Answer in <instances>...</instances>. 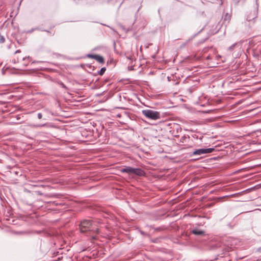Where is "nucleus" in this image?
Segmentation results:
<instances>
[{
  "instance_id": "1",
  "label": "nucleus",
  "mask_w": 261,
  "mask_h": 261,
  "mask_svg": "<svg viewBox=\"0 0 261 261\" xmlns=\"http://www.w3.org/2000/svg\"><path fill=\"white\" fill-rule=\"evenodd\" d=\"M142 113L146 118L153 120L159 119L161 118V115L159 112L153 111L151 110H144L142 111Z\"/></svg>"
},
{
  "instance_id": "2",
  "label": "nucleus",
  "mask_w": 261,
  "mask_h": 261,
  "mask_svg": "<svg viewBox=\"0 0 261 261\" xmlns=\"http://www.w3.org/2000/svg\"><path fill=\"white\" fill-rule=\"evenodd\" d=\"M80 229L82 232L94 230V228L93 227L91 221L87 220H83L81 223Z\"/></svg>"
},
{
  "instance_id": "3",
  "label": "nucleus",
  "mask_w": 261,
  "mask_h": 261,
  "mask_svg": "<svg viewBox=\"0 0 261 261\" xmlns=\"http://www.w3.org/2000/svg\"><path fill=\"white\" fill-rule=\"evenodd\" d=\"M122 172H126L128 174H134L139 176H142L144 174V171L140 168H134L130 167H126L121 170Z\"/></svg>"
},
{
  "instance_id": "4",
  "label": "nucleus",
  "mask_w": 261,
  "mask_h": 261,
  "mask_svg": "<svg viewBox=\"0 0 261 261\" xmlns=\"http://www.w3.org/2000/svg\"><path fill=\"white\" fill-rule=\"evenodd\" d=\"M214 149L213 148H201L198 149L196 150H195L193 152V155H201L203 154H207L209 153H211L214 151Z\"/></svg>"
},
{
  "instance_id": "5",
  "label": "nucleus",
  "mask_w": 261,
  "mask_h": 261,
  "mask_svg": "<svg viewBox=\"0 0 261 261\" xmlns=\"http://www.w3.org/2000/svg\"><path fill=\"white\" fill-rule=\"evenodd\" d=\"M91 57L99 63H102L104 62L103 58L99 55H92Z\"/></svg>"
},
{
  "instance_id": "6",
  "label": "nucleus",
  "mask_w": 261,
  "mask_h": 261,
  "mask_svg": "<svg viewBox=\"0 0 261 261\" xmlns=\"http://www.w3.org/2000/svg\"><path fill=\"white\" fill-rule=\"evenodd\" d=\"M192 232L196 235H202L204 234V231L198 229H193Z\"/></svg>"
},
{
  "instance_id": "7",
  "label": "nucleus",
  "mask_w": 261,
  "mask_h": 261,
  "mask_svg": "<svg viewBox=\"0 0 261 261\" xmlns=\"http://www.w3.org/2000/svg\"><path fill=\"white\" fill-rule=\"evenodd\" d=\"M105 71H106V68H104V67H103V68H102L100 69V71H99V74L100 75H102L104 73V72H105Z\"/></svg>"
},
{
  "instance_id": "8",
  "label": "nucleus",
  "mask_w": 261,
  "mask_h": 261,
  "mask_svg": "<svg viewBox=\"0 0 261 261\" xmlns=\"http://www.w3.org/2000/svg\"><path fill=\"white\" fill-rule=\"evenodd\" d=\"M5 42V38L0 35V43H3Z\"/></svg>"
},
{
  "instance_id": "9",
  "label": "nucleus",
  "mask_w": 261,
  "mask_h": 261,
  "mask_svg": "<svg viewBox=\"0 0 261 261\" xmlns=\"http://www.w3.org/2000/svg\"><path fill=\"white\" fill-rule=\"evenodd\" d=\"M38 119H40L42 118V115L41 113H38L37 115Z\"/></svg>"
},
{
  "instance_id": "10",
  "label": "nucleus",
  "mask_w": 261,
  "mask_h": 261,
  "mask_svg": "<svg viewBox=\"0 0 261 261\" xmlns=\"http://www.w3.org/2000/svg\"><path fill=\"white\" fill-rule=\"evenodd\" d=\"M235 45L233 44L229 47V49H232L234 47Z\"/></svg>"
},
{
  "instance_id": "11",
  "label": "nucleus",
  "mask_w": 261,
  "mask_h": 261,
  "mask_svg": "<svg viewBox=\"0 0 261 261\" xmlns=\"http://www.w3.org/2000/svg\"><path fill=\"white\" fill-rule=\"evenodd\" d=\"M20 51L19 50H17L16 51H15V54L16 53H20Z\"/></svg>"
}]
</instances>
